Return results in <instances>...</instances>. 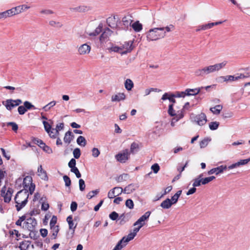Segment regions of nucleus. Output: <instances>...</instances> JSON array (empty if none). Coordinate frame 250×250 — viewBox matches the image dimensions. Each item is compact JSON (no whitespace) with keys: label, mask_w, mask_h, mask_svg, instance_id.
<instances>
[{"label":"nucleus","mask_w":250,"mask_h":250,"mask_svg":"<svg viewBox=\"0 0 250 250\" xmlns=\"http://www.w3.org/2000/svg\"><path fill=\"white\" fill-rule=\"evenodd\" d=\"M134 30L137 32H140L142 29V24L139 21H135L132 25Z\"/></svg>","instance_id":"obj_29"},{"label":"nucleus","mask_w":250,"mask_h":250,"mask_svg":"<svg viewBox=\"0 0 250 250\" xmlns=\"http://www.w3.org/2000/svg\"><path fill=\"white\" fill-rule=\"evenodd\" d=\"M161 91V90L160 89H157V88H148V89H146L145 91V96H147V95H148L150 92H160Z\"/></svg>","instance_id":"obj_50"},{"label":"nucleus","mask_w":250,"mask_h":250,"mask_svg":"<svg viewBox=\"0 0 250 250\" xmlns=\"http://www.w3.org/2000/svg\"><path fill=\"white\" fill-rule=\"evenodd\" d=\"M130 153L128 149H126L122 152L119 153L115 155L116 160L122 163H125L129 158Z\"/></svg>","instance_id":"obj_6"},{"label":"nucleus","mask_w":250,"mask_h":250,"mask_svg":"<svg viewBox=\"0 0 250 250\" xmlns=\"http://www.w3.org/2000/svg\"><path fill=\"white\" fill-rule=\"evenodd\" d=\"M250 162V158L246 159L239 160L238 162L233 164L228 167L229 169H231L236 167H238L241 166L245 165Z\"/></svg>","instance_id":"obj_13"},{"label":"nucleus","mask_w":250,"mask_h":250,"mask_svg":"<svg viewBox=\"0 0 250 250\" xmlns=\"http://www.w3.org/2000/svg\"><path fill=\"white\" fill-rule=\"evenodd\" d=\"M30 8L29 6H28L26 5H21L16 7L17 11L18 14L21 13L22 11L25 10V9H28Z\"/></svg>","instance_id":"obj_44"},{"label":"nucleus","mask_w":250,"mask_h":250,"mask_svg":"<svg viewBox=\"0 0 250 250\" xmlns=\"http://www.w3.org/2000/svg\"><path fill=\"white\" fill-rule=\"evenodd\" d=\"M123 192V189L121 187H115L108 192V197L110 199L114 198L116 196H118Z\"/></svg>","instance_id":"obj_9"},{"label":"nucleus","mask_w":250,"mask_h":250,"mask_svg":"<svg viewBox=\"0 0 250 250\" xmlns=\"http://www.w3.org/2000/svg\"><path fill=\"white\" fill-rule=\"evenodd\" d=\"M138 145L137 143L135 142L132 143L130 146V152L134 153L137 152L138 150Z\"/></svg>","instance_id":"obj_41"},{"label":"nucleus","mask_w":250,"mask_h":250,"mask_svg":"<svg viewBox=\"0 0 250 250\" xmlns=\"http://www.w3.org/2000/svg\"><path fill=\"white\" fill-rule=\"evenodd\" d=\"M164 30V28H154L150 29L147 34V40L153 41L164 38L166 36V32H163Z\"/></svg>","instance_id":"obj_2"},{"label":"nucleus","mask_w":250,"mask_h":250,"mask_svg":"<svg viewBox=\"0 0 250 250\" xmlns=\"http://www.w3.org/2000/svg\"><path fill=\"white\" fill-rule=\"evenodd\" d=\"M150 214L151 212L149 211L146 212L134 223L133 226H140L142 227H143L145 224V221L148 219Z\"/></svg>","instance_id":"obj_7"},{"label":"nucleus","mask_w":250,"mask_h":250,"mask_svg":"<svg viewBox=\"0 0 250 250\" xmlns=\"http://www.w3.org/2000/svg\"><path fill=\"white\" fill-rule=\"evenodd\" d=\"M49 23L51 26L57 28H60L62 26V24L60 22L54 21H50Z\"/></svg>","instance_id":"obj_48"},{"label":"nucleus","mask_w":250,"mask_h":250,"mask_svg":"<svg viewBox=\"0 0 250 250\" xmlns=\"http://www.w3.org/2000/svg\"><path fill=\"white\" fill-rule=\"evenodd\" d=\"M2 104L8 110H11L13 108L17 106L15 105L16 104L13 99H7L5 101H3Z\"/></svg>","instance_id":"obj_18"},{"label":"nucleus","mask_w":250,"mask_h":250,"mask_svg":"<svg viewBox=\"0 0 250 250\" xmlns=\"http://www.w3.org/2000/svg\"><path fill=\"white\" fill-rule=\"evenodd\" d=\"M118 217L119 214L115 211H113L109 214V218L113 221L116 220Z\"/></svg>","instance_id":"obj_59"},{"label":"nucleus","mask_w":250,"mask_h":250,"mask_svg":"<svg viewBox=\"0 0 250 250\" xmlns=\"http://www.w3.org/2000/svg\"><path fill=\"white\" fill-rule=\"evenodd\" d=\"M128 177L127 174H123L116 178L117 182L120 183L125 181Z\"/></svg>","instance_id":"obj_47"},{"label":"nucleus","mask_w":250,"mask_h":250,"mask_svg":"<svg viewBox=\"0 0 250 250\" xmlns=\"http://www.w3.org/2000/svg\"><path fill=\"white\" fill-rule=\"evenodd\" d=\"M109 49L111 51H113L114 52H120L121 53V52H120V51L122 50V48L117 46H112Z\"/></svg>","instance_id":"obj_64"},{"label":"nucleus","mask_w":250,"mask_h":250,"mask_svg":"<svg viewBox=\"0 0 250 250\" xmlns=\"http://www.w3.org/2000/svg\"><path fill=\"white\" fill-rule=\"evenodd\" d=\"M23 105L26 108V110L32 108L36 109V107L31 103L28 101H25L23 103Z\"/></svg>","instance_id":"obj_49"},{"label":"nucleus","mask_w":250,"mask_h":250,"mask_svg":"<svg viewBox=\"0 0 250 250\" xmlns=\"http://www.w3.org/2000/svg\"><path fill=\"white\" fill-rule=\"evenodd\" d=\"M47 133L49 134V136L52 138H55L56 137V136L59 134L56 132V130H53V128H51V129L49 130Z\"/></svg>","instance_id":"obj_60"},{"label":"nucleus","mask_w":250,"mask_h":250,"mask_svg":"<svg viewBox=\"0 0 250 250\" xmlns=\"http://www.w3.org/2000/svg\"><path fill=\"white\" fill-rule=\"evenodd\" d=\"M64 127V124L61 123L57 125L56 128H53V130H56V132L59 133V131L62 129Z\"/></svg>","instance_id":"obj_57"},{"label":"nucleus","mask_w":250,"mask_h":250,"mask_svg":"<svg viewBox=\"0 0 250 250\" xmlns=\"http://www.w3.org/2000/svg\"><path fill=\"white\" fill-rule=\"evenodd\" d=\"M77 143L80 146H85L86 145V140L84 137L80 136L77 139Z\"/></svg>","instance_id":"obj_32"},{"label":"nucleus","mask_w":250,"mask_h":250,"mask_svg":"<svg viewBox=\"0 0 250 250\" xmlns=\"http://www.w3.org/2000/svg\"><path fill=\"white\" fill-rule=\"evenodd\" d=\"M125 86L128 91L131 90L134 86L132 80L129 79H126L125 83Z\"/></svg>","instance_id":"obj_31"},{"label":"nucleus","mask_w":250,"mask_h":250,"mask_svg":"<svg viewBox=\"0 0 250 250\" xmlns=\"http://www.w3.org/2000/svg\"><path fill=\"white\" fill-rule=\"evenodd\" d=\"M76 162L74 158H72L68 164V167L71 169L76 167Z\"/></svg>","instance_id":"obj_54"},{"label":"nucleus","mask_w":250,"mask_h":250,"mask_svg":"<svg viewBox=\"0 0 250 250\" xmlns=\"http://www.w3.org/2000/svg\"><path fill=\"white\" fill-rule=\"evenodd\" d=\"M33 141L35 144L38 145L41 148L43 147L45 145L42 140L38 139H34Z\"/></svg>","instance_id":"obj_55"},{"label":"nucleus","mask_w":250,"mask_h":250,"mask_svg":"<svg viewBox=\"0 0 250 250\" xmlns=\"http://www.w3.org/2000/svg\"><path fill=\"white\" fill-rule=\"evenodd\" d=\"M138 188V186L137 184H131L125 187L123 189V192L126 194H129Z\"/></svg>","instance_id":"obj_19"},{"label":"nucleus","mask_w":250,"mask_h":250,"mask_svg":"<svg viewBox=\"0 0 250 250\" xmlns=\"http://www.w3.org/2000/svg\"><path fill=\"white\" fill-rule=\"evenodd\" d=\"M18 111L20 115H23L27 111L26 108L24 107V105L19 106L18 108Z\"/></svg>","instance_id":"obj_58"},{"label":"nucleus","mask_w":250,"mask_h":250,"mask_svg":"<svg viewBox=\"0 0 250 250\" xmlns=\"http://www.w3.org/2000/svg\"><path fill=\"white\" fill-rule=\"evenodd\" d=\"M219 123L217 122H212L209 123V127L210 130H214L218 128Z\"/></svg>","instance_id":"obj_42"},{"label":"nucleus","mask_w":250,"mask_h":250,"mask_svg":"<svg viewBox=\"0 0 250 250\" xmlns=\"http://www.w3.org/2000/svg\"><path fill=\"white\" fill-rule=\"evenodd\" d=\"M123 240L124 239H121L112 250H121L125 246L126 244L124 243Z\"/></svg>","instance_id":"obj_34"},{"label":"nucleus","mask_w":250,"mask_h":250,"mask_svg":"<svg viewBox=\"0 0 250 250\" xmlns=\"http://www.w3.org/2000/svg\"><path fill=\"white\" fill-rule=\"evenodd\" d=\"M57 221V218L56 216H53L50 222V227L52 228V227L56 226L55 225Z\"/></svg>","instance_id":"obj_62"},{"label":"nucleus","mask_w":250,"mask_h":250,"mask_svg":"<svg viewBox=\"0 0 250 250\" xmlns=\"http://www.w3.org/2000/svg\"><path fill=\"white\" fill-rule=\"evenodd\" d=\"M13 193V189L9 188L6 192L4 194H1V196L4 198V201L5 203H9L11 200L12 195Z\"/></svg>","instance_id":"obj_15"},{"label":"nucleus","mask_w":250,"mask_h":250,"mask_svg":"<svg viewBox=\"0 0 250 250\" xmlns=\"http://www.w3.org/2000/svg\"><path fill=\"white\" fill-rule=\"evenodd\" d=\"M23 190L29 192L30 194H32L35 190V185L32 183V178L30 176H27L23 181Z\"/></svg>","instance_id":"obj_3"},{"label":"nucleus","mask_w":250,"mask_h":250,"mask_svg":"<svg viewBox=\"0 0 250 250\" xmlns=\"http://www.w3.org/2000/svg\"><path fill=\"white\" fill-rule=\"evenodd\" d=\"M112 32H113L108 28L105 29L104 31L100 37V41L101 42H104L106 39H107L109 37V36L111 35Z\"/></svg>","instance_id":"obj_20"},{"label":"nucleus","mask_w":250,"mask_h":250,"mask_svg":"<svg viewBox=\"0 0 250 250\" xmlns=\"http://www.w3.org/2000/svg\"><path fill=\"white\" fill-rule=\"evenodd\" d=\"M220 79H221L223 80L224 82H228V81H234L238 80V78H237L236 76H232V75H228L226 76H221L220 77Z\"/></svg>","instance_id":"obj_28"},{"label":"nucleus","mask_w":250,"mask_h":250,"mask_svg":"<svg viewBox=\"0 0 250 250\" xmlns=\"http://www.w3.org/2000/svg\"><path fill=\"white\" fill-rule=\"evenodd\" d=\"M72 219V216L71 215H70L67 217L66 220L69 225V229H73V231H74V229L76 228V225L74 226V223L73 222Z\"/></svg>","instance_id":"obj_37"},{"label":"nucleus","mask_w":250,"mask_h":250,"mask_svg":"<svg viewBox=\"0 0 250 250\" xmlns=\"http://www.w3.org/2000/svg\"><path fill=\"white\" fill-rule=\"evenodd\" d=\"M70 171L71 172L75 173L77 178H79L81 177V174L80 173L78 168L77 167L71 169Z\"/></svg>","instance_id":"obj_63"},{"label":"nucleus","mask_w":250,"mask_h":250,"mask_svg":"<svg viewBox=\"0 0 250 250\" xmlns=\"http://www.w3.org/2000/svg\"><path fill=\"white\" fill-rule=\"evenodd\" d=\"M103 28L102 23L99 24V26L95 29L94 31L89 34L90 36H96L99 35L101 32Z\"/></svg>","instance_id":"obj_30"},{"label":"nucleus","mask_w":250,"mask_h":250,"mask_svg":"<svg viewBox=\"0 0 250 250\" xmlns=\"http://www.w3.org/2000/svg\"><path fill=\"white\" fill-rule=\"evenodd\" d=\"M227 63L226 61H224L221 63L205 67L202 69L197 70L195 72V74L198 76H204L210 73L220 70L226 66Z\"/></svg>","instance_id":"obj_1"},{"label":"nucleus","mask_w":250,"mask_h":250,"mask_svg":"<svg viewBox=\"0 0 250 250\" xmlns=\"http://www.w3.org/2000/svg\"><path fill=\"white\" fill-rule=\"evenodd\" d=\"M190 117L192 122H195L199 125H203L207 122V116L204 113H201L198 115L192 114Z\"/></svg>","instance_id":"obj_4"},{"label":"nucleus","mask_w":250,"mask_h":250,"mask_svg":"<svg viewBox=\"0 0 250 250\" xmlns=\"http://www.w3.org/2000/svg\"><path fill=\"white\" fill-rule=\"evenodd\" d=\"M70 9L72 12H85L91 10V8L86 5H80L74 8H71Z\"/></svg>","instance_id":"obj_16"},{"label":"nucleus","mask_w":250,"mask_h":250,"mask_svg":"<svg viewBox=\"0 0 250 250\" xmlns=\"http://www.w3.org/2000/svg\"><path fill=\"white\" fill-rule=\"evenodd\" d=\"M99 192V189H96L94 190L91 191L87 193V194L86 195V197L88 199H90L95 195H97Z\"/></svg>","instance_id":"obj_43"},{"label":"nucleus","mask_w":250,"mask_h":250,"mask_svg":"<svg viewBox=\"0 0 250 250\" xmlns=\"http://www.w3.org/2000/svg\"><path fill=\"white\" fill-rule=\"evenodd\" d=\"M80 190L82 191H83L85 188V184L84 180L80 179L79 181Z\"/></svg>","instance_id":"obj_53"},{"label":"nucleus","mask_w":250,"mask_h":250,"mask_svg":"<svg viewBox=\"0 0 250 250\" xmlns=\"http://www.w3.org/2000/svg\"><path fill=\"white\" fill-rule=\"evenodd\" d=\"M7 125L11 126L12 130L15 132H17L18 129V125L14 122H9L7 123Z\"/></svg>","instance_id":"obj_56"},{"label":"nucleus","mask_w":250,"mask_h":250,"mask_svg":"<svg viewBox=\"0 0 250 250\" xmlns=\"http://www.w3.org/2000/svg\"><path fill=\"white\" fill-rule=\"evenodd\" d=\"M91 49L90 46L85 43L80 46L79 48L78 51L80 54L84 55L88 54Z\"/></svg>","instance_id":"obj_17"},{"label":"nucleus","mask_w":250,"mask_h":250,"mask_svg":"<svg viewBox=\"0 0 250 250\" xmlns=\"http://www.w3.org/2000/svg\"><path fill=\"white\" fill-rule=\"evenodd\" d=\"M133 41H128L125 42L121 46V47L123 49H125V50L121 52L122 55L126 54L127 53L130 52L133 50Z\"/></svg>","instance_id":"obj_10"},{"label":"nucleus","mask_w":250,"mask_h":250,"mask_svg":"<svg viewBox=\"0 0 250 250\" xmlns=\"http://www.w3.org/2000/svg\"><path fill=\"white\" fill-rule=\"evenodd\" d=\"M131 16L130 15H127L126 16H125L122 19V22L123 24L125 27H127L129 25H130L131 22H132V20L131 19Z\"/></svg>","instance_id":"obj_24"},{"label":"nucleus","mask_w":250,"mask_h":250,"mask_svg":"<svg viewBox=\"0 0 250 250\" xmlns=\"http://www.w3.org/2000/svg\"><path fill=\"white\" fill-rule=\"evenodd\" d=\"M74 137V135L70 131H68L65 134L63 141L65 143L69 144Z\"/></svg>","instance_id":"obj_23"},{"label":"nucleus","mask_w":250,"mask_h":250,"mask_svg":"<svg viewBox=\"0 0 250 250\" xmlns=\"http://www.w3.org/2000/svg\"><path fill=\"white\" fill-rule=\"evenodd\" d=\"M172 205L170 200L169 198H167L161 203L160 206L164 209H168Z\"/></svg>","instance_id":"obj_25"},{"label":"nucleus","mask_w":250,"mask_h":250,"mask_svg":"<svg viewBox=\"0 0 250 250\" xmlns=\"http://www.w3.org/2000/svg\"><path fill=\"white\" fill-rule=\"evenodd\" d=\"M172 97L175 98H184L186 96V94L185 91H176L175 93H172Z\"/></svg>","instance_id":"obj_38"},{"label":"nucleus","mask_w":250,"mask_h":250,"mask_svg":"<svg viewBox=\"0 0 250 250\" xmlns=\"http://www.w3.org/2000/svg\"><path fill=\"white\" fill-rule=\"evenodd\" d=\"M119 220H120V224L123 225L126 222L128 221V219L126 218L125 213L122 214L119 217Z\"/></svg>","instance_id":"obj_45"},{"label":"nucleus","mask_w":250,"mask_h":250,"mask_svg":"<svg viewBox=\"0 0 250 250\" xmlns=\"http://www.w3.org/2000/svg\"><path fill=\"white\" fill-rule=\"evenodd\" d=\"M168 113L171 116H175V115L178 114L175 113V110L173 109V104H170L168 106Z\"/></svg>","instance_id":"obj_39"},{"label":"nucleus","mask_w":250,"mask_h":250,"mask_svg":"<svg viewBox=\"0 0 250 250\" xmlns=\"http://www.w3.org/2000/svg\"><path fill=\"white\" fill-rule=\"evenodd\" d=\"M63 179L65 182V185L66 187H69L71 185V181L68 176L64 175L63 176Z\"/></svg>","instance_id":"obj_52"},{"label":"nucleus","mask_w":250,"mask_h":250,"mask_svg":"<svg viewBox=\"0 0 250 250\" xmlns=\"http://www.w3.org/2000/svg\"><path fill=\"white\" fill-rule=\"evenodd\" d=\"M28 201L23 200L20 201L18 200V201L15 202L16 203V207L17 211H20L21 209L24 207L25 206L27 203Z\"/></svg>","instance_id":"obj_26"},{"label":"nucleus","mask_w":250,"mask_h":250,"mask_svg":"<svg viewBox=\"0 0 250 250\" xmlns=\"http://www.w3.org/2000/svg\"><path fill=\"white\" fill-rule=\"evenodd\" d=\"M51 231L52 232V239H56L58 234V232L59 231V227L57 225L56 226L52 227L50 228Z\"/></svg>","instance_id":"obj_33"},{"label":"nucleus","mask_w":250,"mask_h":250,"mask_svg":"<svg viewBox=\"0 0 250 250\" xmlns=\"http://www.w3.org/2000/svg\"><path fill=\"white\" fill-rule=\"evenodd\" d=\"M29 197V193L28 191L21 190L17 192L15 197V202L18 201V200L23 201L26 200L28 201V198Z\"/></svg>","instance_id":"obj_8"},{"label":"nucleus","mask_w":250,"mask_h":250,"mask_svg":"<svg viewBox=\"0 0 250 250\" xmlns=\"http://www.w3.org/2000/svg\"><path fill=\"white\" fill-rule=\"evenodd\" d=\"M173 117H174L172 119L171 121H173L175 123L184 117L183 112H182V111H178V114L175 115V116Z\"/></svg>","instance_id":"obj_36"},{"label":"nucleus","mask_w":250,"mask_h":250,"mask_svg":"<svg viewBox=\"0 0 250 250\" xmlns=\"http://www.w3.org/2000/svg\"><path fill=\"white\" fill-rule=\"evenodd\" d=\"M42 123L43 124L45 130L47 132H48V131L52 128L51 125H50L47 122L45 121H43Z\"/></svg>","instance_id":"obj_61"},{"label":"nucleus","mask_w":250,"mask_h":250,"mask_svg":"<svg viewBox=\"0 0 250 250\" xmlns=\"http://www.w3.org/2000/svg\"><path fill=\"white\" fill-rule=\"evenodd\" d=\"M125 206L126 207L128 208L129 209H132L134 208V203L132 200L130 199H128L126 200L125 202Z\"/></svg>","instance_id":"obj_51"},{"label":"nucleus","mask_w":250,"mask_h":250,"mask_svg":"<svg viewBox=\"0 0 250 250\" xmlns=\"http://www.w3.org/2000/svg\"><path fill=\"white\" fill-rule=\"evenodd\" d=\"M73 154L75 159H79L81 154L80 149L79 148H75L73 150Z\"/></svg>","instance_id":"obj_46"},{"label":"nucleus","mask_w":250,"mask_h":250,"mask_svg":"<svg viewBox=\"0 0 250 250\" xmlns=\"http://www.w3.org/2000/svg\"><path fill=\"white\" fill-rule=\"evenodd\" d=\"M37 225L36 220L34 218L29 217L24 222L22 228L30 231H33Z\"/></svg>","instance_id":"obj_5"},{"label":"nucleus","mask_w":250,"mask_h":250,"mask_svg":"<svg viewBox=\"0 0 250 250\" xmlns=\"http://www.w3.org/2000/svg\"><path fill=\"white\" fill-rule=\"evenodd\" d=\"M38 172L39 173L38 175L41 177V178L44 180H47L48 177L47 175L46 172L43 169L42 166L40 165L38 168Z\"/></svg>","instance_id":"obj_22"},{"label":"nucleus","mask_w":250,"mask_h":250,"mask_svg":"<svg viewBox=\"0 0 250 250\" xmlns=\"http://www.w3.org/2000/svg\"><path fill=\"white\" fill-rule=\"evenodd\" d=\"M119 18L116 16L109 17L106 20V22L109 26L112 28H115L117 26Z\"/></svg>","instance_id":"obj_11"},{"label":"nucleus","mask_w":250,"mask_h":250,"mask_svg":"<svg viewBox=\"0 0 250 250\" xmlns=\"http://www.w3.org/2000/svg\"><path fill=\"white\" fill-rule=\"evenodd\" d=\"M136 235L137 234L133 231L132 232L129 233L127 236H124L122 239H124V243L126 244L127 242L132 240Z\"/></svg>","instance_id":"obj_27"},{"label":"nucleus","mask_w":250,"mask_h":250,"mask_svg":"<svg viewBox=\"0 0 250 250\" xmlns=\"http://www.w3.org/2000/svg\"><path fill=\"white\" fill-rule=\"evenodd\" d=\"M125 99V95L124 93H118V94L113 95L111 97V101L120 102L124 100Z\"/></svg>","instance_id":"obj_21"},{"label":"nucleus","mask_w":250,"mask_h":250,"mask_svg":"<svg viewBox=\"0 0 250 250\" xmlns=\"http://www.w3.org/2000/svg\"><path fill=\"white\" fill-rule=\"evenodd\" d=\"M56 104V102L55 101H52L50 102L49 103L45 105L44 106L42 107V109L45 111H49L50 108L54 106H55Z\"/></svg>","instance_id":"obj_35"},{"label":"nucleus","mask_w":250,"mask_h":250,"mask_svg":"<svg viewBox=\"0 0 250 250\" xmlns=\"http://www.w3.org/2000/svg\"><path fill=\"white\" fill-rule=\"evenodd\" d=\"M203 89V87L196 88L194 89L187 88L185 90L186 96H194L196 95L201 92L202 89Z\"/></svg>","instance_id":"obj_14"},{"label":"nucleus","mask_w":250,"mask_h":250,"mask_svg":"<svg viewBox=\"0 0 250 250\" xmlns=\"http://www.w3.org/2000/svg\"><path fill=\"white\" fill-rule=\"evenodd\" d=\"M228 167L226 166H220L215 168H212L208 171V174L211 175L213 173H215L218 175L220 173H222L224 170H226Z\"/></svg>","instance_id":"obj_12"},{"label":"nucleus","mask_w":250,"mask_h":250,"mask_svg":"<svg viewBox=\"0 0 250 250\" xmlns=\"http://www.w3.org/2000/svg\"><path fill=\"white\" fill-rule=\"evenodd\" d=\"M210 141V139L206 138L204 139L200 142V146L201 148H204L207 146L208 142Z\"/></svg>","instance_id":"obj_40"}]
</instances>
